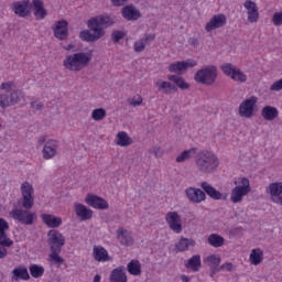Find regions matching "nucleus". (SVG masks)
<instances>
[{
    "label": "nucleus",
    "mask_w": 282,
    "mask_h": 282,
    "mask_svg": "<svg viewBox=\"0 0 282 282\" xmlns=\"http://www.w3.org/2000/svg\"><path fill=\"white\" fill-rule=\"evenodd\" d=\"M142 97H133L132 99L128 100V104L131 105V107H140L142 105Z\"/></svg>",
    "instance_id": "nucleus-50"
},
{
    "label": "nucleus",
    "mask_w": 282,
    "mask_h": 282,
    "mask_svg": "<svg viewBox=\"0 0 282 282\" xmlns=\"http://www.w3.org/2000/svg\"><path fill=\"white\" fill-rule=\"evenodd\" d=\"M254 105H257V98L251 97L250 99H246L239 106V115L241 118H251L252 113H254Z\"/></svg>",
    "instance_id": "nucleus-12"
},
{
    "label": "nucleus",
    "mask_w": 282,
    "mask_h": 282,
    "mask_svg": "<svg viewBox=\"0 0 282 282\" xmlns=\"http://www.w3.org/2000/svg\"><path fill=\"white\" fill-rule=\"evenodd\" d=\"M124 36H127V34L123 31H112L111 41L112 43H120Z\"/></svg>",
    "instance_id": "nucleus-47"
},
{
    "label": "nucleus",
    "mask_w": 282,
    "mask_h": 282,
    "mask_svg": "<svg viewBox=\"0 0 282 282\" xmlns=\"http://www.w3.org/2000/svg\"><path fill=\"white\" fill-rule=\"evenodd\" d=\"M227 19L224 13L214 15L205 25L206 32H213V30H219L226 25Z\"/></svg>",
    "instance_id": "nucleus-13"
},
{
    "label": "nucleus",
    "mask_w": 282,
    "mask_h": 282,
    "mask_svg": "<svg viewBox=\"0 0 282 282\" xmlns=\"http://www.w3.org/2000/svg\"><path fill=\"white\" fill-rule=\"evenodd\" d=\"M127 269L124 267L116 268L111 271L109 282H127Z\"/></svg>",
    "instance_id": "nucleus-21"
},
{
    "label": "nucleus",
    "mask_w": 282,
    "mask_h": 282,
    "mask_svg": "<svg viewBox=\"0 0 282 282\" xmlns=\"http://www.w3.org/2000/svg\"><path fill=\"white\" fill-rule=\"evenodd\" d=\"M42 220L48 226V228H58L63 224L61 217H56L50 214H42Z\"/></svg>",
    "instance_id": "nucleus-26"
},
{
    "label": "nucleus",
    "mask_w": 282,
    "mask_h": 282,
    "mask_svg": "<svg viewBox=\"0 0 282 282\" xmlns=\"http://www.w3.org/2000/svg\"><path fill=\"white\" fill-rule=\"evenodd\" d=\"M14 241L8 237V234L6 231L3 234H0V247L2 248H10L13 246Z\"/></svg>",
    "instance_id": "nucleus-44"
},
{
    "label": "nucleus",
    "mask_w": 282,
    "mask_h": 282,
    "mask_svg": "<svg viewBox=\"0 0 282 282\" xmlns=\"http://www.w3.org/2000/svg\"><path fill=\"white\" fill-rule=\"evenodd\" d=\"M156 85L159 87V91H162L163 94H175L177 91V86L171 84L170 82H156Z\"/></svg>",
    "instance_id": "nucleus-31"
},
{
    "label": "nucleus",
    "mask_w": 282,
    "mask_h": 282,
    "mask_svg": "<svg viewBox=\"0 0 282 282\" xmlns=\"http://www.w3.org/2000/svg\"><path fill=\"white\" fill-rule=\"evenodd\" d=\"M241 184L239 186L234 187L231 191L230 199L232 204H239L240 202H243V197L250 193V181L248 178H242Z\"/></svg>",
    "instance_id": "nucleus-6"
},
{
    "label": "nucleus",
    "mask_w": 282,
    "mask_h": 282,
    "mask_svg": "<svg viewBox=\"0 0 282 282\" xmlns=\"http://www.w3.org/2000/svg\"><path fill=\"white\" fill-rule=\"evenodd\" d=\"M6 257H8V249L0 247V259H6Z\"/></svg>",
    "instance_id": "nucleus-61"
},
{
    "label": "nucleus",
    "mask_w": 282,
    "mask_h": 282,
    "mask_svg": "<svg viewBox=\"0 0 282 282\" xmlns=\"http://www.w3.org/2000/svg\"><path fill=\"white\" fill-rule=\"evenodd\" d=\"M195 240L189 238H181L180 241L175 245V248L178 252H186L189 248H195Z\"/></svg>",
    "instance_id": "nucleus-29"
},
{
    "label": "nucleus",
    "mask_w": 282,
    "mask_h": 282,
    "mask_svg": "<svg viewBox=\"0 0 282 282\" xmlns=\"http://www.w3.org/2000/svg\"><path fill=\"white\" fill-rule=\"evenodd\" d=\"M145 47L147 44L142 39L134 43V52H144Z\"/></svg>",
    "instance_id": "nucleus-49"
},
{
    "label": "nucleus",
    "mask_w": 282,
    "mask_h": 282,
    "mask_svg": "<svg viewBox=\"0 0 282 282\" xmlns=\"http://www.w3.org/2000/svg\"><path fill=\"white\" fill-rule=\"evenodd\" d=\"M271 202H273V204H278L279 206H282V194L271 195Z\"/></svg>",
    "instance_id": "nucleus-55"
},
{
    "label": "nucleus",
    "mask_w": 282,
    "mask_h": 282,
    "mask_svg": "<svg viewBox=\"0 0 282 282\" xmlns=\"http://www.w3.org/2000/svg\"><path fill=\"white\" fill-rule=\"evenodd\" d=\"M117 138H118V141H117L118 147H129L133 144V140L124 131L119 132L117 134Z\"/></svg>",
    "instance_id": "nucleus-36"
},
{
    "label": "nucleus",
    "mask_w": 282,
    "mask_h": 282,
    "mask_svg": "<svg viewBox=\"0 0 282 282\" xmlns=\"http://www.w3.org/2000/svg\"><path fill=\"white\" fill-rule=\"evenodd\" d=\"M111 25H113V19L108 15L91 18L87 21L88 30L82 31L79 37L87 43H96V41H100L107 34L105 30L111 28Z\"/></svg>",
    "instance_id": "nucleus-1"
},
{
    "label": "nucleus",
    "mask_w": 282,
    "mask_h": 282,
    "mask_svg": "<svg viewBox=\"0 0 282 282\" xmlns=\"http://www.w3.org/2000/svg\"><path fill=\"white\" fill-rule=\"evenodd\" d=\"M127 270L132 276H140L142 274V264L138 260H131L127 265Z\"/></svg>",
    "instance_id": "nucleus-30"
},
{
    "label": "nucleus",
    "mask_w": 282,
    "mask_h": 282,
    "mask_svg": "<svg viewBox=\"0 0 282 282\" xmlns=\"http://www.w3.org/2000/svg\"><path fill=\"white\" fill-rule=\"evenodd\" d=\"M59 254L61 251H51V254L48 256L51 263H55L56 265H62V263H65V260Z\"/></svg>",
    "instance_id": "nucleus-43"
},
{
    "label": "nucleus",
    "mask_w": 282,
    "mask_h": 282,
    "mask_svg": "<svg viewBox=\"0 0 282 282\" xmlns=\"http://www.w3.org/2000/svg\"><path fill=\"white\" fill-rule=\"evenodd\" d=\"M12 281H19L21 279L22 281H29L30 273L28 272V268H17L13 271Z\"/></svg>",
    "instance_id": "nucleus-33"
},
{
    "label": "nucleus",
    "mask_w": 282,
    "mask_h": 282,
    "mask_svg": "<svg viewBox=\"0 0 282 282\" xmlns=\"http://www.w3.org/2000/svg\"><path fill=\"white\" fill-rule=\"evenodd\" d=\"M282 89V78L276 80L270 86V91H281Z\"/></svg>",
    "instance_id": "nucleus-53"
},
{
    "label": "nucleus",
    "mask_w": 282,
    "mask_h": 282,
    "mask_svg": "<svg viewBox=\"0 0 282 282\" xmlns=\"http://www.w3.org/2000/svg\"><path fill=\"white\" fill-rule=\"evenodd\" d=\"M47 243L51 248V252H62L63 246H65V236L56 229H52L47 234Z\"/></svg>",
    "instance_id": "nucleus-5"
},
{
    "label": "nucleus",
    "mask_w": 282,
    "mask_h": 282,
    "mask_svg": "<svg viewBox=\"0 0 282 282\" xmlns=\"http://www.w3.org/2000/svg\"><path fill=\"white\" fill-rule=\"evenodd\" d=\"M145 44L149 43V41H155V35H151V34H145L144 37L142 39Z\"/></svg>",
    "instance_id": "nucleus-62"
},
{
    "label": "nucleus",
    "mask_w": 282,
    "mask_h": 282,
    "mask_svg": "<svg viewBox=\"0 0 282 282\" xmlns=\"http://www.w3.org/2000/svg\"><path fill=\"white\" fill-rule=\"evenodd\" d=\"M200 188H203V191L207 195H209V197L212 199H224V200L228 199V195L227 194H225V195L220 194V192L217 191L215 187H213V185H210L208 182H203L200 184Z\"/></svg>",
    "instance_id": "nucleus-20"
},
{
    "label": "nucleus",
    "mask_w": 282,
    "mask_h": 282,
    "mask_svg": "<svg viewBox=\"0 0 282 282\" xmlns=\"http://www.w3.org/2000/svg\"><path fill=\"white\" fill-rule=\"evenodd\" d=\"M111 3L116 8H120V7L124 6V3H127V0H111Z\"/></svg>",
    "instance_id": "nucleus-59"
},
{
    "label": "nucleus",
    "mask_w": 282,
    "mask_h": 282,
    "mask_svg": "<svg viewBox=\"0 0 282 282\" xmlns=\"http://www.w3.org/2000/svg\"><path fill=\"white\" fill-rule=\"evenodd\" d=\"M195 155H197V149L192 148L178 154L175 161L177 162V164H182L183 162H186V160H192V158Z\"/></svg>",
    "instance_id": "nucleus-32"
},
{
    "label": "nucleus",
    "mask_w": 282,
    "mask_h": 282,
    "mask_svg": "<svg viewBox=\"0 0 282 282\" xmlns=\"http://www.w3.org/2000/svg\"><path fill=\"white\" fill-rule=\"evenodd\" d=\"M194 80L199 85H214L217 80V67L209 65L200 68L194 75Z\"/></svg>",
    "instance_id": "nucleus-4"
},
{
    "label": "nucleus",
    "mask_w": 282,
    "mask_h": 282,
    "mask_svg": "<svg viewBox=\"0 0 282 282\" xmlns=\"http://www.w3.org/2000/svg\"><path fill=\"white\" fill-rule=\"evenodd\" d=\"M210 268V276L212 279L215 276V274H217V272H221V267L218 265H214V267H209Z\"/></svg>",
    "instance_id": "nucleus-56"
},
{
    "label": "nucleus",
    "mask_w": 282,
    "mask_h": 282,
    "mask_svg": "<svg viewBox=\"0 0 282 282\" xmlns=\"http://www.w3.org/2000/svg\"><path fill=\"white\" fill-rule=\"evenodd\" d=\"M195 164L199 173H215L219 167V158L210 151L203 150L195 155Z\"/></svg>",
    "instance_id": "nucleus-2"
},
{
    "label": "nucleus",
    "mask_w": 282,
    "mask_h": 282,
    "mask_svg": "<svg viewBox=\"0 0 282 282\" xmlns=\"http://www.w3.org/2000/svg\"><path fill=\"white\" fill-rule=\"evenodd\" d=\"M117 239L120 241L122 246H131L133 243V238L131 237V232L129 230L120 227L117 231Z\"/></svg>",
    "instance_id": "nucleus-23"
},
{
    "label": "nucleus",
    "mask_w": 282,
    "mask_h": 282,
    "mask_svg": "<svg viewBox=\"0 0 282 282\" xmlns=\"http://www.w3.org/2000/svg\"><path fill=\"white\" fill-rule=\"evenodd\" d=\"M121 15L126 21H138V19H142V13L133 4L123 7L121 9Z\"/></svg>",
    "instance_id": "nucleus-14"
},
{
    "label": "nucleus",
    "mask_w": 282,
    "mask_h": 282,
    "mask_svg": "<svg viewBox=\"0 0 282 282\" xmlns=\"http://www.w3.org/2000/svg\"><path fill=\"white\" fill-rule=\"evenodd\" d=\"M10 228V225H8V221L6 219L0 218V235L6 232Z\"/></svg>",
    "instance_id": "nucleus-54"
},
{
    "label": "nucleus",
    "mask_w": 282,
    "mask_h": 282,
    "mask_svg": "<svg viewBox=\"0 0 282 282\" xmlns=\"http://www.w3.org/2000/svg\"><path fill=\"white\" fill-rule=\"evenodd\" d=\"M169 72H171L172 74H184V64L183 62H176V63H172L169 66Z\"/></svg>",
    "instance_id": "nucleus-41"
},
{
    "label": "nucleus",
    "mask_w": 282,
    "mask_h": 282,
    "mask_svg": "<svg viewBox=\"0 0 282 282\" xmlns=\"http://www.w3.org/2000/svg\"><path fill=\"white\" fill-rule=\"evenodd\" d=\"M165 221L170 226L171 230L180 235L182 232V217L177 212H169L165 215Z\"/></svg>",
    "instance_id": "nucleus-10"
},
{
    "label": "nucleus",
    "mask_w": 282,
    "mask_h": 282,
    "mask_svg": "<svg viewBox=\"0 0 282 282\" xmlns=\"http://www.w3.org/2000/svg\"><path fill=\"white\" fill-rule=\"evenodd\" d=\"M86 203L88 204V206L97 208L98 210H107V208H109V203L96 195H88L86 198Z\"/></svg>",
    "instance_id": "nucleus-19"
},
{
    "label": "nucleus",
    "mask_w": 282,
    "mask_h": 282,
    "mask_svg": "<svg viewBox=\"0 0 282 282\" xmlns=\"http://www.w3.org/2000/svg\"><path fill=\"white\" fill-rule=\"evenodd\" d=\"M207 241L213 248H221V246H224L226 242V239L220 235L212 234L208 236Z\"/></svg>",
    "instance_id": "nucleus-34"
},
{
    "label": "nucleus",
    "mask_w": 282,
    "mask_h": 282,
    "mask_svg": "<svg viewBox=\"0 0 282 282\" xmlns=\"http://www.w3.org/2000/svg\"><path fill=\"white\" fill-rule=\"evenodd\" d=\"M263 261V250L261 249H253L250 253V262L252 265H259Z\"/></svg>",
    "instance_id": "nucleus-37"
},
{
    "label": "nucleus",
    "mask_w": 282,
    "mask_h": 282,
    "mask_svg": "<svg viewBox=\"0 0 282 282\" xmlns=\"http://www.w3.org/2000/svg\"><path fill=\"white\" fill-rule=\"evenodd\" d=\"M75 213L77 217L82 218V221H87V219H91L94 212L91 209L87 208L83 204H77L75 207Z\"/></svg>",
    "instance_id": "nucleus-25"
},
{
    "label": "nucleus",
    "mask_w": 282,
    "mask_h": 282,
    "mask_svg": "<svg viewBox=\"0 0 282 282\" xmlns=\"http://www.w3.org/2000/svg\"><path fill=\"white\" fill-rule=\"evenodd\" d=\"M243 7L248 10L247 14L249 23H257V21H259V8H257V3L252 0H247Z\"/></svg>",
    "instance_id": "nucleus-17"
},
{
    "label": "nucleus",
    "mask_w": 282,
    "mask_h": 282,
    "mask_svg": "<svg viewBox=\"0 0 282 282\" xmlns=\"http://www.w3.org/2000/svg\"><path fill=\"white\" fill-rule=\"evenodd\" d=\"M31 8L34 10V17L37 21H43L47 17V10L44 7L43 0H32Z\"/></svg>",
    "instance_id": "nucleus-18"
},
{
    "label": "nucleus",
    "mask_w": 282,
    "mask_h": 282,
    "mask_svg": "<svg viewBox=\"0 0 282 282\" xmlns=\"http://www.w3.org/2000/svg\"><path fill=\"white\" fill-rule=\"evenodd\" d=\"M149 153L154 155V158H162V155H164V151H162V148H160V147H154V148L150 149Z\"/></svg>",
    "instance_id": "nucleus-48"
},
{
    "label": "nucleus",
    "mask_w": 282,
    "mask_h": 282,
    "mask_svg": "<svg viewBox=\"0 0 282 282\" xmlns=\"http://www.w3.org/2000/svg\"><path fill=\"white\" fill-rule=\"evenodd\" d=\"M12 88V82L2 83L0 89L8 90Z\"/></svg>",
    "instance_id": "nucleus-60"
},
{
    "label": "nucleus",
    "mask_w": 282,
    "mask_h": 282,
    "mask_svg": "<svg viewBox=\"0 0 282 282\" xmlns=\"http://www.w3.org/2000/svg\"><path fill=\"white\" fill-rule=\"evenodd\" d=\"M183 69L186 72L188 67H197V62L195 59L183 61Z\"/></svg>",
    "instance_id": "nucleus-51"
},
{
    "label": "nucleus",
    "mask_w": 282,
    "mask_h": 282,
    "mask_svg": "<svg viewBox=\"0 0 282 282\" xmlns=\"http://www.w3.org/2000/svg\"><path fill=\"white\" fill-rule=\"evenodd\" d=\"M231 78L238 83H246V80H248V77L246 74H243V72H241V69H236V72L232 73Z\"/></svg>",
    "instance_id": "nucleus-45"
},
{
    "label": "nucleus",
    "mask_w": 282,
    "mask_h": 282,
    "mask_svg": "<svg viewBox=\"0 0 282 282\" xmlns=\"http://www.w3.org/2000/svg\"><path fill=\"white\" fill-rule=\"evenodd\" d=\"M261 116L264 118V120L272 122V120L279 118V110L272 106H265L262 108Z\"/></svg>",
    "instance_id": "nucleus-28"
},
{
    "label": "nucleus",
    "mask_w": 282,
    "mask_h": 282,
    "mask_svg": "<svg viewBox=\"0 0 282 282\" xmlns=\"http://www.w3.org/2000/svg\"><path fill=\"white\" fill-rule=\"evenodd\" d=\"M45 140H46L45 135H41L39 138L37 144H40V145L43 144L45 142Z\"/></svg>",
    "instance_id": "nucleus-63"
},
{
    "label": "nucleus",
    "mask_w": 282,
    "mask_h": 282,
    "mask_svg": "<svg viewBox=\"0 0 282 282\" xmlns=\"http://www.w3.org/2000/svg\"><path fill=\"white\" fill-rule=\"evenodd\" d=\"M67 25L68 23L65 20H61L54 23L53 32L55 39H58V41H67V36H69V29Z\"/></svg>",
    "instance_id": "nucleus-11"
},
{
    "label": "nucleus",
    "mask_w": 282,
    "mask_h": 282,
    "mask_svg": "<svg viewBox=\"0 0 282 282\" xmlns=\"http://www.w3.org/2000/svg\"><path fill=\"white\" fill-rule=\"evenodd\" d=\"M187 199L194 204H202L206 200V193L199 188L189 187L185 191Z\"/></svg>",
    "instance_id": "nucleus-15"
},
{
    "label": "nucleus",
    "mask_w": 282,
    "mask_h": 282,
    "mask_svg": "<svg viewBox=\"0 0 282 282\" xmlns=\"http://www.w3.org/2000/svg\"><path fill=\"white\" fill-rule=\"evenodd\" d=\"M29 272L33 279H41L43 274H45V268L39 265V264H31L29 267Z\"/></svg>",
    "instance_id": "nucleus-38"
},
{
    "label": "nucleus",
    "mask_w": 282,
    "mask_h": 282,
    "mask_svg": "<svg viewBox=\"0 0 282 282\" xmlns=\"http://www.w3.org/2000/svg\"><path fill=\"white\" fill-rule=\"evenodd\" d=\"M220 270H226L227 272H232V263L226 262L223 265H220Z\"/></svg>",
    "instance_id": "nucleus-58"
},
{
    "label": "nucleus",
    "mask_w": 282,
    "mask_h": 282,
    "mask_svg": "<svg viewBox=\"0 0 282 282\" xmlns=\"http://www.w3.org/2000/svg\"><path fill=\"white\" fill-rule=\"evenodd\" d=\"M205 263L208 265V268L219 265V263H221V257L217 254H210L205 259Z\"/></svg>",
    "instance_id": "nucleus-42"
},
{
    "label": "nucleus",
    "mask_w": 282,
    "mask_h": 282,
    "mask_svg": "<svg viewBox=\"0 0 282 282\" xmlns=\"http://www.w3.org/2000/svg\"><path fill=\"white\" fill-rule=\"evenodd\" d=\"M237 67H235V65L230 64V63H226L221 66V70L224 72V74L226 76H230V78H232V74H235Z\"/></svg>",
    "instance_id": "nucleus-46"
},
{
    "label": "nucleus",
    "mask_w": 282,
    "mask_h": 282,
    "mask_svg": "<svg viewBox=\"0 0 282 282\" xmlns=\"http://www.w3.org/2000/svg\"><path fill=\"white\" fill-rule=\"evenodd\" d=\"M23 98V93L21 90L6 91L0 95V107L6 109V107H12Z\"/></svg>",
    "instance_id": "nucleus-7"
},
{
    "label": "nucleus",
    "mask_w": 282,
    "mask_h": 282,
    "mask_svg": "<svg viewBox=\"0 0 282 282\" xmlns=\"http://www.w3.org/2000/svg\"><path fill=\"white\" fill-rule=\"evenodd\" d=\"M274 25H282V12H275L272 18Z\"/></svg>",
    "instance_id": "nucleus-52"
},
{
    "label": "nucleus",
    "mask_w": 282,
    "mask_h": 282,
    "mask_svg": "<svg viewBox=\"0 0 282 282\" xmlns=\"http://www.w3.org/2000/svg\"><path fill=\"white\" fill-rule=\"evenodd\" d=\"M91 118L96 122H100V120H105V118H107V110L104 108L94 109L91 112Z\"/></svg>",
    "instance_id": "nucleus-40"
},
{
    "label": "nucleus",
    "mask_w": 282,
    "mask_h": 282,
    "mask_svg": "<svg viewBox=\"0 0 282 282\" xmlns=\"http://www.w3.org/2000/svg\"><path fill=\"white\" fill-rule=\"evenodd\" d=\"M10 215L15 221H19L24 226H32V224H34V218L36 217V214L31 213L30 209H12Z\"/></svg>",
    "instance_id": "nucleus-8"
},
{
    "label": "nucleus",
    "mask_w": 282,
    "mask_h": 282,
    "mask_svg": "<svg viewBox=\"0 0 282 282\" xmlns=\"http://www.w3.org/2000/svg\"><path fill=\"white\" fill-rule=\"evenodd\" d=\"M167 78L171 83H174V85H176L178 89H183V90L188 89V83H186V80H184L182 76L170 75Z\"/></svg>",
    "instance_id": "nucleus-35"
},
{
    "label": "nucleus",
    "mask_w": 282,
    "mask_h": 282,
    "mask_svg": "<svg viewBox=\"0 0 282 282\" xmlns=\"http://www.w3.org/2000/svg\"><path fill=\"white\" fill-rule=\"evenodd\" d=\"M93 282H100V275L99 274H96L94 276V281Z\"/></svg>",
    "instance_id": "nucleus-64"
},
{
    "label": "nucleus",
    "mask_w": 282,
    "mask_h": 282,
    "mask_svg": "<svg viewBox=\"0 0 282 282\" xmlns=\"http://www.w3.org/2000/svg\"><path fill=\"white\" fill-rule=\"evenodd\" d=\"M185 268L187 270H192V272H199L202 269V256L195 254L192 258L187 260V263L185 264Z\"/></svg>",
    "instance_id": "nucleus-24"
},
{
    "label": "nucleus",
    "mask_w": 282,
    "mask_h": 282,
    "mask_svg": "<svg viewBox=\"0 0 282 282\" xmlns=\"http://www.w3.org/2000/svg\"><path fill=\"white\" fill-rule=\"evenodd\" d=\"M269 195H282V182L271 183L267 187Z\"/></svg>",
    "instance_id": "nucleus-39"
},
{
    "label": "nucleus",
    "mask_w": 282,
    "mask_h": 282,
    "mask_svg": "<svg viewBox=\"0 0 282 282\" xmlns=\"http://www.w3.org/2000/svg\"><path fill=\"white\" fill-rule=\"evenodd\" d=\"M21 193H22V206L25 210H30L32 206H34V187L32 184L25 182L21 185Z\"/></svg>",
    "instance_id": "nucleus-9"
},
{
    "label": "nucleus",
    "mask_w": 282,
    "mask_h": 282,
    "mask_svg": "<svg viewBox=\"0 0 282 282\" xmlns=\"http://www.w3.org/2000/svg\"><path fill=\"white\" fill-rule=\"evenodd\" d=\"M44 160H52L56 155V141H47L43 148Z\"/></svg>",
    "instance_id": "nucleus-27"
},
{
    "label": "nucleus",
    "mask_w": 282,
    "mask_h": 282,
    "mask_svg": "<svg viewBox=\"0 0 282 282\" xmlns=\"http://www.w3.org/2000/svg\"><path fill=\"white\" fill-rule=\"evenodd\" d=\"M93 254H94L95 261H99L102 263L107 261H111V257H109V252L102 246H95L93 249Z\"/></svg>",
    "instance_id": "nucleus-22"
},
{
    "label": "nucleus",
    "mask_w": 282,
    "mask_h": 282,
    "mask_svg": "<svg viewBox=\"0 0 282 282\" xmlns=\"http://www.w3.org/2000/svg\"><path fill=\"white\" fill-rule=\"evenodd\" d=\"M30 0L18 1L13 3V12L17 17L21 19H25V17H30Z\"/></svg>",
    "instance_id": "nucleus-16"
},
{
    "label": "nucleus",
    "mask_w": 282,
    "mask_h": 282,
    "mask_svg": "<svg viewBox=\"0 0 282 282\" xmlns=\"http://www.w3.org/2000/svg\"><path fill=\"white\" fill-rule=\"evenodd\" d=\"M91 63V55L87 53H75L67 55L63 65L69 72H80Z\"/></svg>",
    "instance_id": "nucleus-3"
},
{
    "label": "nucleus",
    "mask_w": 282,
    "mask_h": 282,
    "mask_svg": "<svg viewBox=\"0 0 282 282\" xmlns=\"http://www.w3.org/2000/svg\"><path fill=\"white\" fill-rule=\"evenodd\" d=\"M31 107L33 109H36V111H41V109H43V102H41V101H33V102H31Z\"/></svg>",
    "instance_id": "nucleus-57"
}]
</instances>
